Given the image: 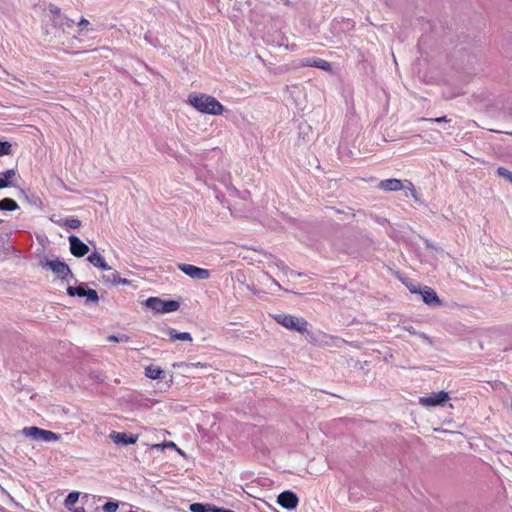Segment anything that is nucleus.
Here are the masks:
<instances>
[{
	"mask_svg": "<svg viewBox=\"0 0 512 512\" xmlns=\"http://www.w3.org/2000/svg\"><path fill=\"white\" fill-rule=\"evenodd\" d=\"M60 439V435L57 434V433H54L50 430H44L42 429L41 431V434L39 435V439L38 440H42V441H45V442H50V441H58Z\"/></svg>",
	"mask_w": 512,
	"mask_h": 512,
	"instance_id": "19",
	"label": "nucleus"
},
{
	"mask_svg": "<svg viewBox=\"0 0 512 512\" xmlns=\"http://www.w3.org/2000/svg\"><path fill=\"white\" fill-rule=\"evenodd\" d=\"M400 280L408 288V290L411 293L418 294V292H420V289H421L420 285H416V284L412 283L411 281H409L408 279H404L402 277H400Z\"/></svg>",
	"mask_w": 512,
	"mask_h": 512,
	"instance_id": "22",
	"label": "nucleus"
},
{
	"mask_svg": "<svg viewBox=\"0 0 512 512\" xmlns=\"http://www.w3.org/2000/svg\"><path fill=\"white\" fill-rule=\"evenodd\" d=\"M433 251H434L435 253H440V252H441V250H440L439 248H436V247H435V248L433 247Z\"/></svg>",
	"mask_w": 512,
	"mask_h": 512,
	"instance_id": "38",
	"label": "nucleus"
},
{
	"mask_svg": "<svg viewBox=\"0 0 512 512\" xmlns=\"http://www.w3.org/2000/svg\"><path fill=\"white\" fill-rule=\"evenodd\" d=\"M89 262H91L94 266H98L101 268H106V264L104 258H87Z\"/></svg>",
	"mask_w": 512,
	"mask_h": 512,
	"instance_id": "28",
	"label": "nucleus"
},
{
	"mask_svg": "<svg viewBox=\"0 0 512 512\" xmlns=\"http://www.w3.org/2000/svg\"><path fill=\"white\" fill-rule=\"evenodd\" d=\"M110 438L116 443V444H123V445H129V444H135L138 440L137 435L133 434H127L124 432H112L110 434Z\"/></svg>",
	"mask_w": 512,
	"mask_h": 512,
	"instance_id": "12",
	"label": "nucleus"
},
{
	"mask_svg": "<svg viewBox=\"0 0 512 512\" xmlns=\"http://www.w3.org/2000/svg\"><path fill=\"white\" fill-rule=\"evenodd\" d=\"M118 509V503L116 502H107L103 506L104 512H116Z\"/></svg>",
	"mask_w": 512,
	"mask_h": 512,
	"instance_id": "26",
	"label": "nucleus"
},
{
	"mask_svg": "<svg viewBox=\"0 0 512 512\" xmlns=\"http://www.w3.org/2000/svg\"><path fill=\"white\" fill-rule=\"evenodd\" d=\"M168 334L172 341L180 340L191 342L193 340L191 334L188 332H177L175 329H170Z\"/></svg>",
	"mask_w": 512,
	"mask_h": 512,
	"instance_id": "13",
	"label": "nucleus"
},
{
	"mask_svg": "<svg viewBox=\"0 0 512 512\" xmlns=\"http://www.w3.org/2000/svg\"><path fill=\"white\" fill-rule=\"evenodd\" d=\"M272 318L284 328L296 331L301 334L306 333L309 323L303 317H297L291 314H275Z\"/></svg>",
	"mask_w": 512,
	"mask_h": 512,
	"instance_id": "2",
	"label": "nucleus"
},
{
	"mask_svg": "<svg viewBox=\"0 0 512 512\" xmlns=\"http://www.w3.org/2000/svg\"><path fill=\"white\" fill-rule=\"evenodd\" d=\"M450 399V396L445 391L440 392H433L428 396H423L419 398V404L424 407H434V406H442L444 405L448 400Z\"/></svg>",
	"mask_w": 512,
	"mask_h": 512,
	"instance_id": "4",
	"label": "nucleus"
},
{
	"mask_svg": "<svg viewBox=\"0 0 512 512\" xmlns=\"http://www.w3.org/2000/svg\"><path fill=\"white\" fill-rule=\"evenodd\" d=\"M377 187L386 192H395V191H399L402 189H408L411 192V196L413 198L417 199L414 186H413L412 182L409 180L402 181V180L396 179V178L385 179V180H381L378 183Z\"/></svg>",
	"mask_w": 512,
	"mask_h": 512,
	"instance_id": "3",
	"label": "nucleus"
},
{
	"mask_svg": "<svg viewBox=\"0 0 512 512\" xmlns=\"http://www.w3.org/2000/svg\"><path fill=\"white\" fill-rule=\"evenodd\" d=\"M191 512H208L211 511V505L209 504H201V503H193L190 505Z\"/></svg>",
	"mask_w": 512,
	"mask_h": 512,
	"instance_id": "21",
	"label": "nucleus"
},
{
	"mask_svg": "<svg viewBox=\"0 0 512 512\" xmlns=\"http://www.w3.org/2000/svg\"><path fill=\"white\" fill-rule=\"evenodd\" d=\"M12 153V145L9 142L0 141V156L9 155Z\"/></svg>",
	"mask_w": 512,
	"mask_h": 512,
	"instance_id": "24",
	"label": "nucleus"
},
{
	"mask_svg": "<svg viewBox=\"0 0 512 512\" xmlns=\"http://www.w3.org/2000/svg\"><path fill=\"white\" fill-rule=\"evenodd\" d=\"M423 120H426L425 118ZM429 121L441 123V122H447V118L445 116L434 118V119H428Z\"/></svg>",
	"mask_w": 512,
	"mask_h": 512,
	"instance_id": "34",
	"label": "nucleus"
},
{
	"mask_svg": "<svg viewBox=\"0 0 512 512\" xmlns=\"http://www.w3.org/2000/svg\"><path fill=\"white\" fill-rule=\"evenodd\" d=\"M180 307V304L178 301H175V300H168V301H164L163 300V305L161 306V309H162V313H170V312H174V311H177Z\"/></svg>",
	"mask_w": 512,
	"mask_h": 512,
	"instance_id": "18",
	"label": "nucleus"
},
{
	"mask_svg": "<svg viewBox=\"0 0 512 512\" xmlns=\"http://www.w3.org/2000/svg\"><path fill=\"white\" fill-rule=\"evenodd\" d=\"M277 502L285 509H294L297 507L299 499L294 492L284 491L279 494Z\"/></svg>",
	"mask_w": 512,
	"mask_h": 512,
	"instance_id": "7",
	"label": "nucleus"
},
{
	"mask_svg": "<svg viewBox=\"0 0 512 512\" xmlns=\"http://www.w3.org/2000/svg\"><path fill=\"white\" fill-rule=\"evenodd\" d=\"M163 305V300L158 297H149L146 300V306L156 312L162 313L161 306Z\"/></svg>",
	"mask_w": 512,
	"mask_h": 512,
	"instance_id": "17",
	"label": "nucleus"
},
{
	"mask_svg": "<svg viewBox=\"0 0 512 512\" xmlns=\"http://www.w3.org/2000/svg\"><path fill=\"white\" fill-rule=\"evenodd\" d=\"M43 267H49L59 278L65 279L70 274L68 265L59 261L41 262Z\"/></svg>",
	"mask_w": 512,
	"mask_h": 512,
	"instance_id": "9",
	"label": "nucleus"
},
{
	"mask_svg": "<svg viewBox=\"0 0 512 512\" xmlns=\"http://www.w3.org/2000/svg\"><path fill=\"white\" fill-rule=\"evenodd\" d=\"M163 370L160 367L149 365L145 368V375L150 379H159L163 375Z\"/></svg>",
	"mask_w": 512,
	"mask_h": 512,
	"instance_id": "15",
	"label": "nucleus"
},
{
	"mask_svg": "<svg viewBox=\"0 0 512 512\" xmlns=\"http://www.w3.org/2000/svg\"><path fill=\"white\" fill-rule=\"evenodd\" d=\"M165 447H170V448H176V445L174 442L172 441H169L165 444H155L152 446L153 449H163Z\"/></svg>",
	"mask_w": 512,
	"mask_h": 512,
	"instance_id": "31",
	"label": "nucleus"
},
{
	"mask_svg": "<svg viewBox=\"0 0 512 512\" xmlns=\"http://www.w3.org/2000/svg\"><path fill=\"white\" fill-rule=\"evenodd\" d=\"M42 429L31 426V427H25L23 429V434L27 437H32L34 439H39V435L41 434Z\"/></svg>",
	"mask_w": 512,
	"mask_h": 512,
	"instance_id": "20",
	"label": "nucleus"
},
{
	"mask_svg": "<svg viewBox=\"0 0 512 512\" xmlns=\"http://www.w3.org/2000/svg\"><path fill=\"white\" fill-rule=\"evenodd\" d=\"M497 173H498L499 176L507 179L509 182L512 183V172L511 171L507 170L504 167H499L497 169Z\"/></svg>",
	"mask_w": 512,
	"mask_h": 512,
	"instance_id": "25",
	"label": "nucleus"
},
{
	"mask_svg": "<svg viewBox=\"0 0 512 512\" xmlns=\"http://www.w3.org/2000/svg\"><path fill=\"white\" fill-rule=\"evenodd\" d=\"M50 11L57 16L55 17L54 21L60 20L62 18V15L60 14V9L56 6H51Z\"/></svg>",
	"mask_w": 512,
	"mask_h": 512,
	"instance_id": "33",
	"label": "nucleus"
},
{
	"mask_svg": "<svg viewBox=\"0 0 512 512\" xmlns=\"http://www.w3.org/2000/svg\"><path fill=\"white\" fill-rule=\"evenodd\" d=\"M55 23L60 24V25H66L67 27H71L73 25L74 21L62 16V18L60 20H56Z\"/></svg>",
	"mask_w": 512,
	"mask_h": 512,
	"instance_id": "30",
	"label": "nucleus"
},
{
	"mask_svg": "<svg viewBox=\"0 0 512 512\" xmlns=\"http://www.w3.org/2000/svg\"><path fill=\"white\" fill-rule=\"evenodd\" d=\"M78 498H79V493L78 492H71L68 494L66 500H65V504L68 508H70L72 505H74L77 501H78Z\"/></svg>",
	"mask_w": 512,
	"mask_h": 512,
	"instance_id": "23",
	"label": "nucleus"
},
{
	"mask_svg": "<svg viewBox=\"0 0 512 512\" xmlns=\"http://www.w3.org/2000/svg\"><path fill=\"white\" fill-rule=\"evenodd\" d=\"M19 206L17 202L11 198H4L0 200V210L3 211H14L18 209Z\"/></svg>",
	"mask_w": 512,
	"mask_h": 512,
	"instance_id": "16",
	"label": "nucleus"
},
{
	"mask_svg": "<svg viewBox=\"0 0 512 512\" xmlns=\"http://www.w3.org/2000/svg\"><path fill=\"white\" fill-rule=\"evenodd\" d=\"M211 511L212 512H234L232 510L219 508V507H213V508L211 507Z\"/></svg>",
	"mask_w": 512,
	"mask_h": 512,
	"instance_id": "35",
	"label": "nucleus"
},
{
	"mask_svg": "<svg viewBox=\"0 0 512 512\" xmlns=\"http://www.w3.org/2000/svg\"><path fill=\"white\" fill-rule=\"evenodd\" d=\"M73 512H86L83 507H77L73 510Z\"/></svg>",
	"mask_w": 512,
	"mask_h": 512,
	"instance_id": "37",
	"label": "nucleus"
},
{
	"mask_svg": "<svg viewBox=\"0 0 512 512\" xmlns=\"http://www.w3.org/2000/svg\"><path fill=\"white\" fill-rule=\"evenodd\" d=\"M67 292L71 296L77 295L79 297H87L88 302L96 303L99 299L96 290L86 289L83 285H79L77 287L70 286L68 287Z\"/></svg>",
	"mask_w": 512,
	"mask_h": 512,
	"instance_id": "5",
	"label": "nucleus"
},
{
	"mask_svg": "<svg viewBox=\"0 0 512 512\" xmlns=\"http://www.w3.org/2000/svg\"><path fill=\"white\" fill-rule=\"evenodd\" d=\"M70 251L73 256H85L89 252V247L78 237L71 235L69 237Z\"/></svg>",
	"mask_w": 512,
	"mask_h": 512,
	"instance_id": "10",
	"label": "nucleus"
},
{
	"mask_svg": "<svg viewBox=\"0 0 512 512\" xmlns=\"http://www.w3.org/2000/svg\"><path fill=\"white\" fill-rule=\"evenodd\" d=\"M67 225L70 228L76 229V228H78L81 225V222L78 219H70V220L67 221Z\"/></svg>",
	"mask_w": 512,
	"mask_h": 512,
	"instance_id": "32",
	"label": "nucleus"
},
{
	"mask_svg": "<svg viewBox=\"0 0 512 512\" xmlns=\"http://www.w3.org/2000/svg\"><path fill=\"white\" fill-rule=\"evenodd\" d=\"M187 102L197 111L210 115H221L223 105L214 97L201 93H193L188 96Z\"/></svg>",
	"mask_w": 512,
	"mask_h": 512,
	"instance_id": "1",
	"label": "nucleus"
},
{
	"mask_svg": "<svg viewBox=\"0 0 512 512\" xmlns=\"http://www.w3.org/2000/svg\"><path fill=\"white\" fill-rule=\"evenodd\" d=\"M108 341H113V342H127L129 341V337L127 335H122L121 337H118V336H115V335H110L108 338Z\"/></svg>",
	"mask_w": 512,
	"mask_h": 512,
	"instance_id": "29",
	"label": "nucleus"
},
{
	"mask_svg": "<svg viewBox=\"0 0 512 512\" xmlns=\"http://www.w3.org/2000/svg\"><path fill=\"white\" fill-rule=\"evenodd\" d=\"M418 294H421L423 302L430 306H438L441 304V301L437 296L435 290L432 289L431 287H421L420 292H418Z\"/></svg>",
	"mask_w": 512,
	"mask_h": 512,
	"instance_id": "11",
	"label": "nucleus"
},
{
	"mask_svg": "<svg viewBox=\"0 0 512 512\" xmlns=\"http://www.w3.org/2000/svg\"><path fill=\"white\" fill-rule=\"evenodd\" d=\"M100 254H101V252L95 249L90 256H93V257L101 256Z\"/></svg>",
	"mask_w": 512,
	"mask_h": 512,
	"instance_id": "36",
	"label": "nucleus"
},
{
	"mask_svg": "<svg viewBox=\"0 0 512 512\" xmlns=\"http://www.w3.org/2000/svg\"><path fill=\"white\" fill-rule=\"evenodd\" d=\"M15 175L16 171L14 169H9L3 173H0V189L10 186L9 180L15 177Z\"/></svg>",
	"mask_w": 512,
	"mask_h": 512,
	"instance_id": "14",
	"label": "nucleus"
},
{
	"mask_svg": "<svg viewBox=\"0 0 512 512\" xmlns=\"http://www.w3.org/2000/svg\"><path fill=\"white\" fill-rule=\"evenodd\" d=\"M180 270L193 279H207L210 272L207 269L199 268L190 264L179 265Z\"/></svg>",
	"mask_w": 512,
	"mask_h": 512,
	"instance_id": "6",
	"label": "nucleus"
},
{
	"mask_svg": "<svg viewBox=\"0 0 512 512\" xmlns=\"http://www.w3.org/2000/svg\"><path fill=\"white\" fill-rule=\"evenodd\" d=\"M301 67H316L327 72L332 71V65L321 58H304L299 61Z\"/></svg>",
	"mask_w": 512,
	"mask_h": 512,
	"instance_id": "8",
	"label": "nucleus"
},
{
	"mask_svg": "<svg viewBox=\"0 0 512 512\" xmlns=\"http://www.w3.org/2000/svg\"><path fill=\"white\" fill-rule=\"evenodd\" d=\"M89 26L90 22L85 18H81V20L78 22V27L80 28L81 32H83L84 30H86L87 32L92 30Z\"/></svg>",
	"mask_w": 512,
	"mask_h": 512,
	"instance_id": "27",
	"label": "nucleus"
}]
</instances>
